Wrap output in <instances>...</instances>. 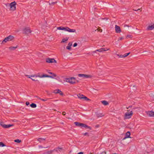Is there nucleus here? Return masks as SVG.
<instances>
[{
    "label": "nucleus",
    "mask_w": 154,
    "mask_h": 154,
    "mask_svg": "<svg viewBox=\"0 0 154 154\" xmlns=\"http://www.w3.org/2000/svg\"><path fill=\"white\" fill-rule=\"evenodd\" d=\"M16 3L15 1L10 3L9 4V6L10 7V10L13 11H15L16 10Z\"/></svg>",
    "instance_id": "obj_1"
},
{
    "label": "nucleus",
    "mask_w": 154,
    "mask_h": 154,
    "mask_svg": "<svg viewBox=\"0 0 154 154\" xmlns=\"http://www.w3.org/2000/svg\"><path fill=\"white\" fill-rule=\"evenodd\" d=\"M14 38L13 36L11 35H10L8 37L5 38L2 41V44H4L8 41H10L12 40Z\"/></svg>",
    "instance_id": "obj_2"
},
{
    "label": "nucleus",
    "mask_w": 154,
    "mask_h": 154,
    "mask_svg": "<svg viewBox=\"0 0 154 154\" xmlns=\"http://www.w3.org/2000/svg\"><path fill=\"white\" fill-rule=\"evenodd\" d=\"M65 80L66 82L70 83L71 84H74L75 83V79L74 77L66 78Z\"/></svg>",
    "instance_id": "obj_3"
},
{
    "label": "nucleus",
    "mask_w": 154,
    "mask_h": 154,
    "mask_svg": "<svg viewBox=\"0 0 154 154\" xmlns=\"http://www.w3.org/2000/svg\"><path fill=\"white\" fill-rule=\"evenodd\" d=\"M129 111V110H127L128 112L125 113L124 119H129L132 116L133 114L132 111H131L130 112H128Z\"/></svg>",
    "instance_id": "obj_4"
},
{
    "label": "nucleus",
    "mask_w": 154,
    "mask_h": 154,
    "mask_svg": "<svg viewBox=\"0 0 154 154\" xmlns=\"http://www.w3.org/2000/svg\"><path fill=\"white\" fill-rule=\"evenodd\" d=\"M78 97L81 99H83L85 100H91L87 98L83 94H79L77 95Z\"/></svg>",
    "instance_id": "obj_5"
},
{
    "label": "nucleus",
    "mask_w": 154,
    "mask_h": 154,
    "mask_svg": "<svg viewBox=\"0 0 154 154\" xmlns=\"http://www.w3.org/2000/svg\"><path fill=\"white\" fill-rule=\"evenodd\" d=\"M46 62L49 63H57L56 61L54 58H51L49 57H48L46 59Z\"/></svg>",
    "instance_id": "obj_6"
},
{
    "label": "nucleus",
    "mask_w": 154,
    "mask_h": 154,
    "mask_svg": "<svg viewBox=\"0 0 154 154\" xmlns=\"http://www.w3.org/2000/svg\"><path fill=\"white\" fill-rule=\"evenodd\" d=\"M79 77L81 78H91L92 77L91 75H86L85 74H80L78 75Z\"/></svg>",
    "instance_id": "obj_7"
},
{
    "label": "nucleus",
    "mask_w": 154,
    "mask_h": 154,
    "mask_svg": "<svg viewBox=\"0 0 154 154\" xmlns=\"http://www.w3.org/2000/svg\"><path fill=\"white\" fill-rule=\"evenodd\" d=\"M31 32V31L29 28H26L23 30V33L24 34H27Z\"/></svg>",
    "instance_id": "obj_8"
},
{
    "label": "nucleus",
    "mask_w": 154,
    "mask_h": 154,
    "mask_svg": "<svg viewBox=\"0 0 154 154\" xmlns=\"http://www.w3.org/2000/svg\"><path fill=\"white\" fill-rule=\"evenodd\" d=\"M147 115L149 117H154V112L152 111L146 112Z\"/></svg>",
    "instance_id": "obj_9"
},
{
    "label": "nucleus",
    "mask_w": 154,
    "mask_h": 154,
    "mask_svg": "<svg viewBox=\"0 0 154 154\" xmlns=\"http://www.w3.org/2000/svg\"><path fill=\"white\" fill-rule=\"evenodd\" d=\"M115 30L116 32L118 33H120L121 31L120 27L117 25L115 26Z\"/></svg>",
    "instance_id": "obj_10"
},
{
    "label": "nucleus",
    "mask_w": 154,
    "mask_h": 154,
    "mask_svg": "<svg viewBox=\"0 0 154 154\" xmlns=\"http://www.w3.org/2000/svg\"><path fill=\"white\" fill-rule=\"evenodd\" d=\"M57 149H54L53 150H51L49 151H48L47 152H45L43 154H51L54 151H57Z\"/></svg>",
    "instance_id": "obj_11"
},
{
    "label": "nucleus",
    "mask_w": 154,
    "mask_h": 154,
    "mask_svg": "<svg viewBox=\"0 0 154 154\" xmlns=\"http://www.w3.org/2000/svg\"><path fill=\"white\" fill-rule=\"evenodd\" d=\"M131 134L130 131H128L126 134L125 136V137L123 139V140H125L127 138H131V137H130Z\"/></svg>",
    "instance_id": "obj_12"
},
{
    "label": "nucleus",
    "mask_w": 154,
    "mask_h": 154,
    "mask_svg": "<svg viewBox=\"0 0 154 154\" xmlns=\"http://www.w3.org/2000/svg\"><path fill=\"white\" fill-rule=\"evenodd\" d=\"M108 50H109V49H105V48H100L99 49L97 50H96L95 51H93V53H96L97 51L99 52H101L103 51H106Z\"/></svg>",
    "instance_id": "obj_13"
},
{
    "label": "nucleus",
    "mask_w": 154,
    "mask_h": 154,
    "mask_svg": "<svg viewBox=\"0 0 154 154\" xmlns=\"http://www.w3.org/2000/svg\"><path fill=\"white\" fill-rule=\"evenodd\" d=\"M43 77H48L50 78H53V76H50L48 75H47L46 74H43L41 76H40V78H43Z\"/></svg>",
    "instance_id": "obj_14"
},
{
    "label": "nucleus",
    "mask_w": 154,
    "mask_h": 154,
    "mask_svg": "<svg viewBox=\"0 0 154 154\" xmlns=\"http://www.w3.org/2000/svg\"><path fill=\"white\" fill-rule=\"evenodd\" d=\"M82 127H84L86 128H89L90 130L91 129V128L90 127H89V126H88V125H86L85 124H84L83 123L82 124V125L81 128H82Z\"/></svg>",
    "instance_id": "obj_15"
},
{
    "label": "nucleus",
    "mask_w": 154,
    "mask_h": 154,
    "mask_svg": "<svg viewBox=\"0 0 154 154\" xmlns=\"http://www.w3.org/2000/svg\"><path fill=\"white\" fill-rule=\"evenodd\" d=\"M14 125L13 124H9V125H3V127L5 128H7L13 126Z\"/></svg>",
    "instance_id": "obj_16"
},
{
    "label": "nucleus",
    "mask_w": 154,
    "mask_h": 154,
    "mask_svg": "<svg viewBox=\"0 0 154 154\" xmlns=\"http://www.w3.org/2000/svg\"><path fill=\"white\" fill-rule=\"evenodd\" d=\"M154 28V24L152 25H149L147 27V29L152 30Z\"/></svg>",
    "instance_id": "obj_17"
},
{
    "label": "nucleus",
    "mask_w": 154,
    "mask_h": 154,
    "mask_svg": "<svg viewBox=\"0 0 154 154\" xmlns=\"http://www.w3.org/2000/svg\"><path fill=\"white\" fill-rule=\"evenodd\" d=\"M75 30L74 29H71L68 27L67 31L70 32H75Z\"/></svg>",
    "instance_id": "obj_18"
},
{
    "label": "nucleus",
    "mask_w": 154,
    "mask_h": 154,
    "mask_svg": "<svg viewBox=\"0 0 154 154\" xmlns=\"http://www.w3.org/2000/svg\"><path fill=\"white\" fill-rule=\"evenodd\" d=\"M74 123L76 126L80 127L81 128V127L82 123H80L78 122H75Z\"/></svg>",
    "instance_id": "obj_19"
},
{
    "label": "nucleus",
    "mask_w": 154,
    "mask_h": 154,
    "mask_svg": "<svg viewBox=\"0 0 154 154\" xmlns=\"http://www.w3.org/2000/svg\"><path fill=\"white\" fill-rule=\"evenodd\" d=\"M72 45V44L70 42L69 43L68 45L66 47V48L67 49L70 50L71 49V46Z\"/></svg>",
    "instance_id": "obj_20"
},
{
    "label": "nucleus",
    "mask_w": 154,
    "mask_h": 154,
    "mask_svg": "<svg viewBox=\"0 0 154 154\" xmlns=\"http://www.w3.org/2000/svg\"><path fill=\"white\" fill-rule=\"evenodd\" d=\"M57 2H51V1L49 0V5H54V4L57 3Z\"/></svg>",
    "instance_id": "obj_21"
},
{
    "label": "nucleus",
    "mask_w": 154,
    "mask_h": 154,
    "mask_svg": "<svg viewBox=\"0 0 154 154\" xmlns=\"http://www.w3.org/2000/svg\"><path fill=\"white\" fill-rule=\"evenodd\" d=\"M17 48V46L16 47H12L11 46L9 47V48L10 50L14 51Z\"/></svg>",
    "instance_id": "obj_22"
},
{
    "label": "nucleus",
    "mask_w": 154,
    "mask_h": 154,
    "mask_svg": "<svg viewBox=\"0 0 154 154\" xmlns=\"http://www.w3.org/2000/svg\"><path fill=\"white\" fill-rule=\"evenodd\" d=\"M101 102L105 106L109 104V103L105 100L102 101Z\"/></svg>",
    "instance_id": "obj_23"
},
{
    "label": "nucleus",
    "mask_w": 154,
    "mask_h": 154,
    "mask_svg": "<svg viewBox=\"0 0 154 154\" xmlns=\"http://www.w3.org/2000/svg\"><path fill=\"white\" fill-rule=\"evenodd\" d=\"M30 106L32 108H35L36 107L37 105L36 104L32 103L30 105Z\"/></svg>",
    "instance_id": "obj_24"
},
{
    "label": "nucleus",
    "mask_w": 154,
    "mask_h": 154,
    "mask_svg": "<svg viewBox=\"0 0 154 154\" xmlns=\"http://www.w3.org/2000/svg\"><path fill=\"white\" fill-rule=\"evenodd\" d=\"M60 90L59 89H57L54 90V93L55 94H58L60 93Z\"/></svg>",
    "instance_id": "obj_25"
},
{
    "label": "nucleus",
    "mask_w": 154,
    "mask_h": 154,
    "mask_svg": "<svg viewBox=\"0 0 154 154\" xmlns=\"http://www.w3.org/2000/svg\"><path fill=\"white\" fill-rule=\"evenodd\" d=\"M69 38V37H66L65 38H63L62 41H61V42H65L66 41H67L68 40V39Z\"/></svg>",
    "instance_id": "obj_26"
},
{
    "label": "nucleus",
    "mask_w": 154,
    "mask_h": 154,
    "mask_svg": "<svg viewBox=\"0 0 154 154\" xmlns=\"http://www.w3.org/2000/svg\"><path fill=\"white\" fill-rule=\"evenodd\" d=\"M45 138H39L37 139V140L40 142H41L42 140H45Z\"/></svg>",
    "instance_id": "obj_27"
},
{
    "label": "nucleus",
    "mask_w": 154,
    "mask_h": 154,
    "mask_svg": "<svg viewBox=\"0 0 154 154\" xmlns=\"http://www.w3.org/2000/svg\"><path fill=\"white\" fill-rule=\"evenodd\" d=\"M48 72L51 74L52 75V76H53V77H56L57 76V75H56L55 74H54V73H53V72H48Z\"/></svg>",
    "instance_id": "obj_28"
},
{
    "label": "nucleus",
    "mask_w": 154,
    "mask_h": 154,
    "mask_svg": "<svg viewBox=\"0 0 154 154\" xmlns=\"http://www.w3.org/2000/svg\"><path fill=\"white\" fill-rule=\"evenodd\" d=\"M97 117H98V118L100 117H101L104 116V115H103L102 113L98 114L97 115Z\"/></svg>",
    "instance_id": "obj_29"
},
{
    "label": "nucleus",
    "mask_w": 154,
    "mask_h": 154,
    "mask_svg": "<svg viewBox=\"0 0 154 154\" xmlns=\"http://www.w3.org/2000/svg\"><path fill=\"white\" fill-rule=\"evenodd\" d=\"M150 97H151L152 98L151 99L152 100H154V95H153L151 93L150 94H149Z\"/></svg>",
    "instance_id": "obj_30"
},
{
    "label": "nucleus",
    "mask_w": 154,
    "mask_h": 154,
    "mask_svg": "<svg viewBox=\"0 0 154 154\" xmlns=\"http://www.w3.org/2000/svg\"><path fill=\"white\" fill-rule=\"evenodd\" d=\"M55 149H57V151H56L57 152H58V150L59 151L61 152V150H62V148H60V147H58L56 148Z\"/></svg>",
    "instance_id": "obj_31"
},
{
    "label": "nucleus",
    "mask_w": 154,
    "mask_h": 154,
    "mask_svg": "<svg viewBox=\"0 0 154 154\" xmlns=\"http://www.w3.org/2000/svg\"><path fill=\"white\" fill-rule=\"evenodd\" d=\"M14 142L17 143H20L21 142V140L19 139H16L14 140Z\"/></svg>",
    "instance_id": "obj_32"
},
{
    "label": "nucleus",
    "mask_w": 154,
    "mask_h": 154,
    "mask_svg": "<svg viewBox=\"0 0 154 154\" xmlns=\"http://www.w3.org/2000/svg\"><path fill=\"white\" fill-rule=\"evenodd\" d=\"M68 28V27H63V30L67 31Z\"/></svg>",
    "instance_id": "obj_33"
},
{
    "label": "nucleus",
    "mask_w": 154,
    "mask_h": 154,
    "mask_svg": "<svg viewBox=\"0 0 154 154\" xmlns=\"http://www.w3.org/2000/svg\"><path fill=\"white\" fill-rule=\"evenodd\" d=\"M63 26H60V27H57V29L60 30H63Z\"/></svg>",
    "instance_id": "obj_34"
},
{
    "label": "nucleus",
    "mask_w": 154,
    "mask_h": 154,
    "mask_svg": "<svg viewBox=\"0 0 154 154\" xmlns=\"http://www.w3.org/2000/svg\"><path fill=\"white\" fill-rule=\"evenodd\" d=\"M5 146V144L2 142H0V146H1L2 147L4 146Z\"/></svg>",
    "instance_id": "obj_35"
},
{
    "label": "nucleus",
    "mask_w": 154,
    "mask_h": 154,
    "mask_svg": "<svg viewBox=\"0 0 154 154\" xmlns=\"http://www.w3.org/2000/svg\"><path fill=\"white\" fill-rule=\"evenodd\" d=\"M130 53L129 52L127 53H126L124 54V57H127L128 55L130 54Z\"/></svg>",
    "instance_id": "obj_36"
},
{
    "label": "nucleus",
    "mask_w": 154,
    "mask_h": 154,
    "mask_svg": "<svg viewBox=\"0 0 154 154\" xmlns=\"http://www.w3.org/2000/svg\"><path fill=\"white\" fill-rule=\"evenodd\" d=\"M83 134L84 136L87 135L88 137L89 136V134H88V133L87 132H86L85 133H84L83 134Z\"/></svg>",
    "instance_id": "obj_37"
},
{
    "label": "nucleus",
    "mask_w": 154,
    "mask_h": 154,
    "mask_svg": "<svg viewBox=\"0 0 154 154\" xmlns=\"http://www.w3.org/2000/svg\"><path fill=\"white\" fill-rule=\"evenodd\" d=\"M29 78H30L32 81H37V80H35V79H32V78H30V77L29 76V75H26Z\"/></svg>",
    "instance_id": "obj_38"
},
{
    "label": "nucleus",
    "mask_w": 154,
    "mask_h": 154,
    "mask_svg": "<svg viewBox=\"0 0 154 154\" xmlns=\"http://www.w3.org/2000/svg\"><path fill=\"white\" fill-rule=\"evenodd\" d=\"M118 56H119V57H124V55L121 54H118L117 55Z\"/></svg>",
    "instance_id": "obj_39"
},
{
    "label": "nucleus",
    "mask_w": 154,
    "mask_h": 154,
    "mask_svg": "<svg viewBox=\"0 0 154 154\" xmlns=\"http://www.w3.org/2000/svg\"><path fill=\"white\" fill-rule=\"evenodd\" d=\"M78 44L76 43H75L73 44V47H75Z\"/></svg>",
    "instance_id": "obj_40"
},
{
    "label": "nucleus",
    "mask_w": 154,
    "mask_h": 154,
    "mask_svg": "<svg viewBox=\"0 0 154 154\" xmlns=\"http://www.w3.org/2000/svg\"><path fill=\"white\" fill-rule=\"evenodd\" d=\"M41 99L40 100H42V101H47V100L48 99Z\"/></svg>",
    "instance_id": "obj_41"
},
{
    "label": "nucleus",
    "mask_w": 154,
    "mask_h": 154,
    "mask_svg": "<svg viewBox=\"0 0 154 154\" xmlns=\"http://www.w3.org/2000/svg\"><path fill=\"white\" fill-rule=\"evenodd\" d=\"M98 31L100 32H101L102 31V29H97Z\"/></svg>",
    "instance_id": "obj_42"
},
{
    "label": "nucleus",
    "mask_w": 154,
    "mask_h": 154,
    "mask_svg": "<svg viewBox=\"0 0 154 154\" xmlns=\"http://www.w3.org/2000/svg\"><path fill=\"white\" fill-rule=\"evenodd\" d=\"M40 73H38L37 75V76H38V77H40V76H41L42 75H40Z\"/></svg>",
    "instance_id": "obj_43"
},
{
    "label": "nucleus",
    "mask_w": 154,
    "mask_h": 154,
    "mask_svg": "<svg viewBox=\"0 0 154 154\" xmlns=\"http://www.w3.org/2000/svg\"><path fill=\"white\" fill-rule=\"evenodd\" d=\"M59 94H60V95L62 96L63 95V93L62 92V91H60V93H59Z\"/></svg>",
    "instance_id": "obj_44"
},
{
    "label": "nucleus",
    "mask_w": 154,
    "mask_h": 154,
    "mask_svg": "<svg viewBox=\"0 0 154 154\" xmlns=\"http://www.w3.org/2000/svg\"><path fill=\"white\" fill-rule=\"evenodd\" d=\"M26 105L27 106L29 104V102H26Z\"/></svg>",
    "instance_id": "obj_45"
},
{
    "label": "nucleus",
    "mask_w": 154,
    "mask_h": 154,
    "mask_svg": "<svg viewBox=\"0 0 154 154\" xmlns=\"http://www.w3.org/2000/svg\"><path fill=\"white\" fill-rule=\"evenodd\" d=\"M77 154H83V152H80L78 153Z\"/></svg>",
    "instance_id": "obj_46"
},
{
    "label": "nucleus",
    "mask_w": 154,
    "mask_h": 154,
    "mask_svg": "<svg viewBox=\"0 0 154 154\" xmlns=\"http://www.w3.org/2000/svg\"><path fill=\"white\" fill-rule=\"evenodd\" d=\"M62 114L63 115L65 116L66 115L65 112H62Z\"/></svg>",
    "instance_id": "obj_47"
},
{
    "label": "nucleus",
    "mask_w": 154,
    "mask_h": 154,
    "mask_svg": "<svg viewBox=\"0 0 154 154\" xmlns=\"http://www.w3.org/2000/svg\"><path fill=\"white\" fill-rule=\"evenodd\" d=\"M35 97H36L38 99H40L41 100V98H40L39 97L37 96H35Z\"/></svg>",
    "instance_id": "obj_48"
},
{
    "label": "nucleus",
    "mask_w": 154,
    "mask_h": 154,
    "mask_svg": "<svg viewBox=\"0 0 154 154\" xmlns=\"http://www.w3.org/2000/svg\"><path fill=\"white\" fill-rule=\"evenodd\" d=\"M123 39V38L122 37H120L119 38V40H122Z\"/></svg>",
    "instance_id": "obj_49"
},
{
    "label": "nucleus",
    "mask_w": 154,
    "mask_h": 154,
    "mask_svg": "<svg viewBox=\"0 0 154 154\" xmlns=\"http://www.w3.org/2000/svg\"><path fill=\"white\" fill-rule=\"evenodd\" d=\"M37 77L38 76H37V75H31V77Z\"/></svg>",
    "instance_id": "obj_50"
},
{
    "label": "nucleus",
    "mask_w": 154,
    "mask_h": 154,
    "mask_svg": "<svg viewBox=\"0 0 154 154\" xmlns=\"http://www.w3.org/2000/svg\"><path fill=\"white\" fill-rule=\"evenodd\" d=\"M38 147L39 148H43V147L41 145H39L38 146Z\"/></svg>",
    "instance_id": "obj_51"
},
{
    "label": "nucleus",
    "mask_w": 154,
    "mask_h": 154,
    "mask_svg": "<svg viewBox=\"0 0 154 154\" xmlns=\"http://www.w3.org/2000/svg\"><path fill=\"white\" fill-rule=\"evenodd\" d=\"M4 124H3V123H0V125H1L3 127V125H4Z\"/></svg>",
    "instance_id": "obj_52"
},
{
    "label": "nucleus",
    "mask_w": 154,
    "mask_h": 154,
    "mask_svg": "<svg viewBox=\"0 0 154 154\" xmlns=\"http://www.w3.org/2000/svg\"><path fill=\"white\" fill-rule=\"evenodd\" d=\"M103 153H104L105 154H106V152L103 151V152H102L101 154H102Z\"/></svg>",
    "instance_id": "obj_53"
},
{
    "label": "nucleus",
    "mask_w": 154,
    "mask_h": 154,
    "mask_svg": "<svg viewBox=\"0 0 154 154\" xmlns=\"http://www.w3.org/2000/svg\"><path fill=\"white\" fill-rule=\"evenodd\" d=\"M140 10V9H137V10H136V9H133V10H134V11H138V10Z\"/></svg>",
    "instance_id": "obj_54"
},
{
    "label": "nucleus",
    "mask_w": 154,
    "mask_h": 154,
    "mask_svg": "<svg viewBox=\"0 0 154 154\" xmlns=\"http://www.w3.org/2000/svg\"><path fill=\"white\" fill-rule=\"evenodd\" d=\"M132 106H129V107H126V108L127 109H128L129 108H130V107H131Z\"/></svg>",
    "instance_id": "obj_55"
},
{
    "label": "nucleus",
    "mask_w": 154,
    "mask_h": 154,
    "mask_svg": "<svg viewBox=\"0 0 154 154\" xmlns=\"http://www.w3.org/2000/svg\"><path fill=\"white\" fill-rule=\"evenodd\" d=\"M125 26H127L128 27H129V26L128 25H124V27H125Z\"/></svg>",
    "instance_id": "obj_56"
},
{
    "label": "nucleus",
    "mask_w": 154,
    "mask_h": 154,
    "mask_svg": "<svg viewBox=\"0 0 154 154\" xmlns=\"http://www.w3.org/2000/svg\"><path fill=\"white\" fill-rule=\"evenodd\" d=\"M106 19V20H107V19H108L106 18H102V19H103H103Z\"/></svg>",
    "instance_id": "obj_57"
},
{
    "label": "nucleus",
    "mask_w": 154,
    "mask_h": 154,
    "mask_svg": "<svg viewBox=\"0 0 154 154\" xmlns=\"http://www.w3.org/2000/svg\"><path fill=\"white\" fill-rule=\"evenodd\" d=\"M0 123H3V122H0Z\"/></svg>",
    "instance_id": "obj_58"
},
{
    "label": "nucleus",
    "mask_w": 154,
    "mask_h": 154,
    "mask_svg": "<svg viewBox=\"0 0 154 154\" xmlns=\"http://www.w3.org/2000/svg\"><path fill=\"white\" fill-rule=\"evenodd\" d=\"M131 36H128V37H129V38Z\"/></svg>",
    "instance_id": "obj_59"
},
{
    "label": "nucleus",
    "mask_w": 154,
    "mask_h": 154,
    "mask_svg": "<svg viewBox=\"0 0 154 154\" xmlns=\"http://www.w3.org/2000/svg\"><path fill=\"white\" fill-rule=\"evenodd\" d=\"M48 147H44V148H48Z\"/></svg>",
    "instance_id": "obj_60"
},
{
    "label": "nucleus",
    "mask_w": 154,
    "mask_h": 154,
    "mask_svg": "<svg viewBox=\"0 0 154 154\" xmlns=\"http://www.w3.org/2000/svg\"><path fill=\"white\" fill-rule=\"evenodd\" d=\"M98 127V125H97V127Z\"/></svg>",
    "instance_id": "obj_61"
}]
</instances>
